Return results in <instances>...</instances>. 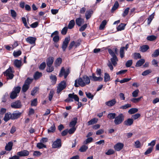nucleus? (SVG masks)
<instances>
[{
    "label": "nucleus",
    "mask_w": 159,
    "mask_h": 159,
    "mask_svg": "<svg viewBox=\"0 0 159 159\" xmlns=\"http://www.w3.org/2000/svg\"><path fill=\"white\" fill-rule=\"evenodd\" d=\"M21 89V88L19 86L15 87L14 88V90L11 93L10 98L12 99L16 98L17 96V94L19 93Z\"/></svg>",
    "instance_id": "4"
},
{
    "label": "nucleus",
    "mask_w": 159,
    "mask_h": 159,
    "mask_svg": "<svg viewBox=\"0 0 159 159\" xmlns=\"http://www.w3.org/2000/svg\"><path fill=\"white\" fill-rule=\"evenodd\" d=\"M50 79L52 80V81H53L54 83H56L57 78L56 76L51 75L50 76Z\"/></svg>",
    "instance_id": "62"
},
{
    "label": "nucleus",
    "mask_w": 159,
    "mask_h": 159,
    "mask_svg": "<svg viewBox=\"0 0 159 159\" xmlns=\"http://www.w3.org/2000/svg\"><path fill=\"white\" fill-rule=\"evenodd\" d=\"M54 61V58L50 57L47 60V64L48 66H52Z\"/></svg>",
    "instance_id": "23"
},
{
    "label": "nucleus",
    "mask_w": 159,
    "mask_h": 159,
    "mask_svg": "<svg viewBox=\"0 0 159 159\" xmlns=\"http://www.w3.org/2000/svg\"><path fill=\"white\" fill-rule=\"evenodd\" d=\"M107 23V21L106 20H103L101 23V25H100L99 29L100 30H102L104 27L105 25H106Z\"/></svg>",
    "instance_id": "48"
},
{
    "label": "nucleus",
    "mask_w": 159,
    "mask_h": 159,
    "mask_svg": "<svg viewBox=\"0 0 159 159\" xmlns=\"http://www.w3.org/2000/svg\"><path fill=\"white\" fill-rule=\"evenodd\" d=\"M145 62V60L144 59H141L138 61L136 63V67H139L141 66Z\"/></svg>",
    "instance_id": "30"
},
{
    "label": "nucleus",
    "mask_w": 159,
    "mask_h": 159,
    "mask_svg": "<svg viewBox=\"0 0 159 159\" xmlns=\"http://www.w3.org/2000/svg\"><path fill=\"white\" fill-rule=\"evenodd\" d=\"M81 40L80 39H78L76 42L74 41L71 42L69 46V49L70 50L74 46L75 48L79 46L81 44Z\"/></svg>",
    "instance_id": "8"
},
{
    "label": "nucleus",
    "mask_w": 159,
    "mask_h": 159,
    "mask_svg": "<svg viewBox=\"0 0 159 159\" xmlns=\"http://www.w3.org/2000/svg\"><path fill=\"white\" fill-rule=\"evenodd\" d=\"M90 78L92 80H93L94 81H102L103 79L101 77H97L95 76V74L94 73H93L92 76H89Z\"/></svg>",
    "instance_id": "17"
},
{
    "label": "nucleus",
    "mask_w": 159,
    "mask_h": 159,
    "mask_svg": "<svg viewBox=\"0 0 159 159\" xmlns=\"http://www.w3.org/2000/svg\"><path fill=\"white\" fill-rule=\"evenodd\" d=\"M10 119H11V113H7L5 114L3 119L5 121L7 122Z\"/></svg>",
    "instance_id": "26"
},
{
    "label": "nucleus",
    "mask_w": 159,
    "mask_h": 159,
    "mask_svg": "<svg viewBox=\"0 0 159 159\" xmlns=\"http://www.w3.org/2000/svg\"><path fill=\"white\" fill-rule=\"evenodd\" d=\"M69 69L65 70L64 67H62L60 71V72L59 74V76L60 77H62L63 75H64V78H66L69 73Z\"/></svg>",
    "instance_id": "10"
},
{
    "label": "nucleus",
    "mask_w": 159,
    "mask_h": 159,
    "mask_svg": "<svg viewBox=\"0 0 159 159\" xmlns=\"http://www.w3.org/2000/svg\"><path fill=\"white\" fill-rule=\"evenodd\" d=\"M93 140V139L92 137L88 138L84 142L83 144L84 145L87 144L92 142Z\"/></svg>",
    "instance_id": "38"
},
{
    "label": "nucleus",
    "mask_w": 159,
    "mask_h": 159,
    "mask_svg": "<svg viewBox=\"0 0 159 159\" xmlns=\"http://www.w3.org/2000/svg\"><path fill=\"white\" fill-rule=\"evenodd\" d=\"M124 118V115L122 113H120L116 117L114 120V123L116 125H119L123 121Z\"/></svg>",
    "instance_id": "2"
},
{
    "label": "nucleus",
    "mask_w": 159,
    "mask_h": 159,
    "mask_svg": "<svg viewBox=\"0 0 159 159\" xmlns=\"http://www.w3.org/2000/svg\"><path fill=\"white\" fill-rule=\"evenodd\" d=\"M29 88V85H28V84H24L22 87V91L24 92H25Z\"/></svg>",
    "instance_id": "47"
},
{
    "label": "nucleus",
    "mask_w": 159,
    "mask_h": 159,
    "mask_svg": "<svg viewBox=\"0 0 159 159\" xmlns=\"http://www.w3.org/2000/svg\"><path fill=\"white\" fill-rule=\"evenodd\" d=\"M68 30V27H65L61 30V33L62 34L65 35L66 34Z\"/></svg>",
    "instance_id": "60"
},
{
    "label": "nucleus",
    "mask_w": 159,
    "mask_h": 159,
    "mask_svg": "<svg viewBox=\"0 0 159 159\" xmlns=\"http://www.w3.org/2000/svg\"><path fill=\"white\" fill-rule=\"evenodd\" d=\"M62 62V60L61 58H57L55 62V66L57 67L59 66L61 64Z\"/></svg>",
    "instance_id": "32"
},
{
    "label": "nucleus",
    "mask_w": 159,
    "mask_h": 159,
    "mask_svg": "<svg viewBox=\"0 0 159 159\" xmlns=\"http://www.w3.org/2000/svg\"><path fill=\"white\" fill-rule=\"evenodd\" d=\"M56 130V127L54 125H52L48 129V132L49 133L55 132Z\"/></svg>",
    "instance_id": "41"
},
{
    "label": "nucleus",
    "mask_w": 159,
    "mask_h": 159,
    "mask_svg": "<svg viewBox=\"0 0 159 159\" xmlns=\"http://www.w3.org/2000/svg\"><path fill=\"white\" fill-rule=\"evenodd\" d=\"M159 56V49H156L152 55V56L153 57H156Z\"/></svg>",
    "instance_id": "39"
},
{
    "label": "nucleus",
    "mask_w": 159,
    "mask_h": 159,
    "mask_svg": "<svg viewBox=\"0 0 159 159\" xmlns=\"http://www.w3.org/2000/svg\"><path fill=\"white\" fill-rule=\"evenodd\" d=\"M133 122L134 120L133 119L129 118L124 121V124L125 125L129 126L133 124Z\"/></svg>",
    "instance_id": "20"
},
{
    "label": "nucleus",
    "mask_w": 159,
    "mask_h": 159,
    "mask_svg": "<svg viewBox=\"0 0 159 159\" xmlns=\"http://www.w3.org/2000/svg\"><path fill=\"white\" fill-rule=\"evenodd\" d=\"M129 7L127 8L126 9L124 10L123 13L122 14V16L123 17H125L126 16L129 12Z\"/></svg>",
    "instance_id": "58"
},
{
    "label": "nucleus",
    "mask_w": 159,
    "mask_h": 159,
    "mask_svg": "<svg viewBox=\"0 0 159 159\" xmlns=\"http://www.w3.org/2000/svg\"><path fill=\"white\" fill-rule=\"evenodd\" d=\"M14 63L15 66L17 68H19L21 66V61L20 60H15Z\"/></svg>",
    "instance_id": "28"
},
{
    "label": "nucleus",
    "mask_w": 159,
    "mask_h": 159,
    "mask_svg": "<svg viewBox=\"0 0 159 159\" xmlns=\"http://www.w3.org/2000/svg\"><path fill=\"white\" fill-rule=\"evenodd\" d=\"M36 146L39 149L46 148V146L41 142L38 143Z\"/></svg>",
    "instance_id": "40"
},
{
    "label": "nucleus",
    "mask_w": 159,
    "mask_h": 159,
    "mask_svg": "<svg viewBox=\"0 0 159 159\" xmlns=\"http://www.w3.org/2000/svg\"><path fill=\"white\" fill-rule=\"evenodd\" d=\"M88 149L87 146L85 145L82 146L79 149V151L81 152H83L86 151Z\"/></svg>",
    "instance_id": "45"
},
{
    "label": "nucleus",
    "mask_w": 159,
    "mask_h": 159,
    "mask_svg": "<svg viewBox=\"0 0 159 159\" xmlns=\"http://www.w3.org/2000/svg\"><path fill=\"white\" fill-rule=\"evenodd\" d=\"M138 111V109L136 108H132L129 110L128 112L129 114H132L137 112Z\"/></svg>",
    "instance_id": "44"
},
{
    "label": "nucleus",
    "mask_w": 159,
    "mask_h": 159,
    "mask_svg": "<svg viewBox=\"0 0 159 159\" xmlns=\"http://www.w3.org/2000/svg\"><path fill=\"white\" fill-rule=\"evenodd\" d=\"M13 73V71L10 67L3 73L4 75L7 77L8 79H12L13 78L14 75Z\"/></svg>",
    "instance_id": "5"
},
{
    "label": "nucleus",
    "mask_w": 159,
    "mask_h": 159,
    "mask_svg": "<svg viewBox=\"0 0 159 159\" xmlns=\"http://www.w3.org/2000/svg\"><path fill=\"white\" fill-rule=\"evenodd\" d=\"M21 54V52L20 50L18 51H14L13 54L14 57H16L20 55Z\"/></svg>",
    "instance_id": "54"
},
{
    "label": "nucleus",
    "mask_w": 159,
    "mask_h": 159,
    "mask_svg": "<svg viewBox=\"0 0 159 159\" xmlns=\"http://www.w3.org/2000/svg\"><path fill=\"white\" fill-rule=\"evenodd\" d=\"M125 48L124 47H121L120 50V57L121 58H123L125 55Z\"/></svg>",
    "instance_id": "31"
},
{
    "label": "nucleus",
    "mask_w": 159,
    "mask_h": 159,
    "mask_svg": "<svg viewBox=\"0 0 159 159\" xmlns=\"http://www.w3.org/2000/svg\"><path fill=\"white\" fill-rule=\"evenodd\" d=\"M36 38L35 37L30 36L27 38L26 39V41L31 44H35Z\"/></svg>",
    "instance_id": "14"
},
{
    "label": "nucleus",
    "mask_w": 159,
    "mask_h": 159,
    "mask_svg": "<svg viewBox=\"0 0 159 159\" xmlns=\"http://www.w3.org/2000/svg\"><path fill=\"white\" fill-rule=\"evenodd\" d=\"M126 24L121 23L117 27V29L118 31H121L125 29Z\"/></svg>",
    "instance_id": "37"
},
{
    "label": "nucleus",
    "mask_w": 159,
    "mask_h": 159,
    "mask_svg": "<svg viewBox=\"0 0 159 159\" xmlns=\"http://www.w3.org/2000/svg\"><path fill=\"white\" fill-rule=\"evenodd\" d=\"M139 92V89H136L132 93V96L135 98L137 97Z\"/></svg>",
    "instance_id": "53"
},
{
    "label": "nucleus",
    "mask_w": 159,
    "mask_h": 159,
    "mask_svg": "<svg viewBox=\"0 0 159 159\" xmlns=\"http://www.w3.org/2000/svg\"><path fill=\"white\" fill-rule=\"evenodd\" d=\"M151 72V71L150 70H146L143 71L142 75L143 76H146Z\"/></svg>",
    "instance_id": "61"
},
{
    "label": "nucleus",
    "mask_w": 159,
    "mask_h": 159,
    "mask_svg": "<svg viewBox=\"0 0 159 159\" xmlns=\"http://www.w3.org/2000/svg\"><path fill=\"white\" fill-rule=\"evenodd\" d=\"M132 63V61L130 60L127 61L126 63V66L127 67H129L131 66Z\"/></svg>",
    "instance_id": "64"
},
{
    "label": "nucleus",
    "mask_w": 159,
    "mask_h": 159,
    "mask_svg": "<svg viewBox=\"0 0 159 159\" xmlns=\"http://www.w3.org/2000/svg\"><path fill=\"white\" fill-rule=\"evenodd\" d=\"M140 49L142 52H145L149 49V47L147 45H144L141 47Z\"/></svg>",
    "instance_id": "36"
},
{
    "label": "nucleus",
    "mask_w": 159,
    "mask_h": 159,
    "mask_svg": "<svg viewBox=\"0 0 159 159\" xmlns=\"http://www.w3.org/2000/svg\"><path fill=\"white\" fill-rule=\"evenodd\" d=\"M61 146V139H57L56 141H54L52 145V147L53 148H59Z\"/></svg>",
    "instance_id": "9"
},
{
    "label": "nucleus",
    "mask_w": 159,
    "mask_h": 159,
    "mask_svg": "<svg viewBox=\"0 0 159 159\" xmlns=\"http://www.w3.org/2000/svg\"><path fill=\"white\" fill-rule=\"evenodd\" d=\"M114 152H115L113 149H110L107 152H106L105 154L107 155H110L114 154Z\"/></svg>",
    "instance_id": "55"
},
{
    "label": "nucleus",
    "mask_w": 159,
    "mask_h": 159,
    "mask_svg": "<svg viewBox=\"0 0 159 159\" xmlns=\"http://www.w3.org/2000/svg\"><path fill=\"white\" fill-rule=\"evenodd\" d=\"M58 34V32L57 31H55L54 32L52 33L51 35V37H52L53 35H55V36L53 37V40L55 43H57L59 41V37Z\"/></svg>",
    "instance_id": "11"
},
{
    "label": "nucleus",
    "mask_w": 159,
    "mask_h": 159,
    "mask_svg": "<svg viewBox=\"0 0 159 159\" xmlns=\"http://www.w3.org/2000/svg\"><path fill=\"white\" fill-rule=\"evenodd\" d=\"M75 25V22L74 20H71L68 25V28L69 29H72L74 26Z\"/></svg>",
    "instance_id": "35"
},
{
    "label": "nucleus",
    "mask_w": 159,
    "mask_h": 159,
    "mask_svg": "<svg viewBox=\"0 0 159 159\" xmlns=\"http://www.w3.org/2000/svg\"><path fill=\"white\" fill-rule=\"evenodd\" d=\"M70 40V39L69 38L66 37L65 39L62 46V48L63 51H65L66 49L68 46Z\"/></svg>",
    "instance_id": "12"
},
{
    "label": "nucleus",
    "mask_w": 159,
    "mask_h": 159,
    "mask_svg": "<svg viewBox=\"0 0 159 159\" xmlns=\"http://www.w3.org/2000/svg\"><path fill=\"white\" fill-rule=\"evenodd\" d=\"M11 106L12 108H20L21 107V104L19 101H17L11 103Z\"/></svg>",
    "instance_id": "13"
},
{
    "label": "nucleus",
    "mask_w": 159,
    "mask_h": 159,
    "mask_svg": "<svg viewBox=\"0 0 159 159\" xmlns=\"http://www.w3.org/2000/svg\"><path fill=\"white\" fill-rule=\"evenodd\" d=\"M124 144L121 143H118L115 144L114 147L115 150L119 151L121 150L123 148Z\"/></svg>",
    "instance_id": "15"
},
{
    "label": "nucleus",
    "mask_w": 159,
    "mask_h": 159,
    "mask_svg": "<svg viewBox=\"0 0 159 159\" xmlns=\"http://www.w3.org/2000/svg\"><path fill=\"white\" fill-rule=\"evenodd\" d=\"M142 98V97H140L138 98H133L131 99V101L134 103H137L139 102L141 99Z\"/></svg>",
    "instance_id": "50"
},
{
    "label": "nucleus",
    "mask_w": 159,
    "mask_h": 159,
    "mask_svg": "<svg viewBox=\"0 0 159 159\" xmlns=\"http://www.w3.org/2000/svg\"><path fill=\"white\" fill-rule=\"evenodd\" d=\"M110 60L111 61H108L107 65L110 70H111L112 71L113 69V65L114 66H116L117 65V62L118 61V59L117 57L115 56L112 57L111 58Z\"/></svg>",
    "instance_id": "1"
},
{
    "label": "nucleus",
    "mask_w": 159,
    "mask_h": 159,
    "mask_svg": "<svg viewBox=\"0 0 159 159\" xmlns=\"http://www.w3.org/2000/svg\"><path fill=\"white\" fill-rule=\"evenodd\" d=\"M21 113L18 111H16L12 114H11V119L14 120L19 118L21 115Z\"/></svg>",
    "instance_id": "18"
},
{
    "label": "nucleus",
    "mask_w": 159,
    "mask_h": 159,
    "mask_svg": "<svg viewBox=\"0 0 159 159\" xmlns=\"http://www.w3.org/2000/svg\"><path fill=\"white\" fill-rule=\"evenodd\" d=\"M54 93V91L53 90H51L48 96V99L51 101L52 98L53 94Z\"/></svg>",
    "instance_id": "59"
},
{
    "label": "nucleus",
    "mask_w": 159,
    "mask_h": 159,
    "mask_svg": "<svg viewBox=\"0 0 159 159\" xmlns=\"http://www.w3.org/2000/svg\"><path fill=\"white\" fill-rule=\"evenodd\" d=\"M72 99H74L75 101L77 102H78L79 100V98L78 96L73 93L69 94L68 98L65 100V101L68 102H72L73 101Z\"/></svg>",
    "instance_id": "3"
},
{
    "label": "nucleus",
    "mask_w": 159,
    "mask_h": 159,
    "mask_svg": "<svg viewBox=\"0 0 159 159\" xmlns=\"http://www.w3.org/2000/svg\"><path fill=\"white\" fill-rule=\"evenodd\" d=\"M134 145L137 148H140L142 146L139 140H137L135 142Z\"/></svg>",
    "instance_id": "49"
},
{
    "label": "nucleus",
    "mask_w": 159,
    "mask_h": 159,
    "mask_svg": "<svg viewBox=\"0 0 159 159\" xmlns=\"http://www.w3.org/2000/svg\"><path fill=\"white\" fill-rule=\"evenodd\" d=\"M17 154L20 157H25L29 155V152L27 150H24L18 152Z\"/></svg>",
    "instance_id": "16"
},
{
    "label": "nucleus",
    "mask_w": 159,
    "mask_h": 159,
    "mask_svg": "<svg viewBox=\"0 0 159 159\" xmlns=\"http://www.w3.org/2000/svg\"><path fill=\"white\" fill-rule=\"evenodd\" d=\"M157 37L156 36L152 35L148 36L147 37V39L149 41H152L156 39Z\"/></svg>",
    "instance_id": "51"
},
{
    "label": "nucleus",
    "mask_w": 159,
    "mask_h": 159,
    "mask_svg": "<svg viewBox=\"0 0 159 159\" xmlns=\"http://www.w3.org/2000/svg\"><path fill=\"white\" fill-rule=\"evenodd\" d=\"M10 13L12 17L14 19L15 18L17 14L16 12L13 10H11L10 11Z\"/></svg>",
    "instance_id": "52"
},
{
    "label": "nucleus",
    "mask_w": 159,
    "mask_h": 159,
    "mask_svg": "<svg viewBox=\"0 0 159 159\" xmlns=\"http://www.w3.org/2000/svg\"><path fill=\"white\" fill-rule=\"evenodd\" d=\"M131 106V105L130 104H126L124 105H123L122 106H121L120 107V109H126L130 107Z\"/></svg>",
    "instance_id": "56"
},
{
    "label": "nucleus",
    "mask_w": 159,
    "mask_h": 159,
    "mask_svg": "<svg viewBox=\"0 0 159 159\" xmlns=\"http://www.w3.org/2000/svg\"><path fill=\"white\" fill-rule=\"evenodd\" d=\"M66 84L65 81H61L57 87V93H59L66 87Z\"/></svg>",
    "instance_id": "6"
},
{
    "label": "nucleus",
    "mask_w": 159,
    "mask_h": 159,
    "mask_svg": "<svg viewBox=\"0 0 159 159\" xmlns=\"http://www.w3.org/2000/svg\"><path fill=\"white\" fill-rule=\"evenodd\" d=\"M154 13H153L151 15L149 16V17L148 19V25H149L150 24L151 21H152V19H153V18L154 17Z\"/></svg>",
    "instance_id": "43"
},
{
    "label": "nucleus",
    "mask_w": 159,
    "mask_h": 159,
    "mask_svg": "<svg viewBox=\"0 0 159 159\" xmlns=\"http://www.w3.org/2000/svg\"><path fill=\"white\" fill-rule=\"evenodd\" d=\"M42 76V73L41 72L37 71L35 72L34 75V79L36 80L41 77Z\"/></svg>",
    "instance_id": "34"
},
{
    "label": "nucleus",
    "mask_w": 159,
    "mask_h": 159,
    "mask_svg": "<svg viewBox=\"0 0 159 159\" xmlns=\"http://www.w3.org/2000/svg\"><path fill=\"white\" fill-rule=\"evenodd\" d=\"M76 23L79 26H80L84 23V21L83 19L81 18H78L76 19Z\"/></svg>",
    "instance_id": "21"
},
{
    "label": "nucleus",
    "mask_w": 159,
    "mask_h": 159,
    "mask_svg": "<svg viewBox=\"0 0 159 159\" xmlns=\"http://www.w3.org/2000/svg\"><path fill=\"white\" fill-rule=\"evenodd\" d=\"M116 116L115 113H110L108 114L107 117L110 120H113L115 119Z\"/></svg>",
    "instance_id": "33"
},
{
    "label": "nucleus",
    "mask_w": 159,
    "mask_h": 159,
    "mask_svg": "<svg viewBox=\"0 0 159 159\" xmlns=\"http://www.w3.org/2000/svg\"><path fill=\"white\" fill-rule=\"evenodd\" d=\"M119 6V4L116 1L115 2L113 7H112L111 11V12H113L114 11L116 10Z\"/></svg>",
    "instance_id": "46"
},
{
    "label": "nucleus",
    "mask_w": 159,
    "mask_h": 159,
    "mask_svg": "<svg viewBox=\"0 0 159 159\" xmlns=\"http://www.w3.org/2000/svg\"><path fill=\"white\" fill-rule=\"evenodd\" d=\"M93 13V11L92 10H89L87 11L85 13V17L86 19H89Z\"/></svg>",
    "instance_id": "29"
},
{
    "label": "nucleus",
    "mask_w": 159,
    "mask_h": 159,
    "mask_svg": "<svg viewBox=\"0 0 159 159\" xmlns=\"http://www.w3.org/2000/svg\"><path fill=\"white\" fill-rule=\"evenodd\" d=\"M77 122V118H74L72 121L70 122L69 124V126L70 127H75V125Z\"/></svg>",
    "instance_id": "22"
},
{
    "label": "nucleus",
    "mask_w": 159,
    "mask_h": 159,
    "mask_svg": "<svg viewBox=\"0 0 159 159\" xmlns=\"http://www.w3.org/2000/svg\"><path fill=\"white\" fill-rule=\"evenodd\" d=\"M116 101L115 99H112L111 100L107 101L105 102V104L108 107H112L114 105Z\"/></svg>",
    "instance_id": "19"
},
{
    "label": "nucleus",
    "mask_w": 159,
    "mask_h": 159,
    "mask_svg": "<svg viewBox=\"0 0 159 159\" xmlns=\"http://www.w3.org/2000/svg\"><path fill=\"white\" fill-rule=\"evenodd\" d=\"M12 146L13 143L12 142H8L5 147L6 150L7 151H11L12 149Z\"/></svg>",
    "instance_id": "25"
},
{
    "label": "nucleus",
    "mask_w": 159,
    "mask_h": 159,
    "mask_svg": "<svg viewBox=\"0 0 159 159\" xmlns=\"http://www.w3.org/2000/svg\"><path fill=\"white\" fill-rule=\"evenodd\" d=\"M158 61L155 59H153L152 61V64L155 67L158 66Z\"/></svg>",
    "instance_id": "63"
},
{
    "label": "nucleus",
    "mask_w": 159,
    "mask_h": 159,
    "mask_svg": "<svg viewBox=\"0 0 159 159\" xmlns=\"http://www.w3.org/2000/svg\"><path fill=\"white\" fill-rule=\"evenodd\" d=\"M74 85L75 87H78L80 86L81 87L85 86V84L83 82V78H80L75 80Z\"/></svg>",
    "instance_id": "7"
},
{
    "label": "nucleus",
    "mask_w": 159,
    "mask_h": 159,
    "mask_svg": "<svg viewBox=\"0 0 159 159\" xmlns=\"http://www.w3.org/2000/svg\"><path fill=\"white\" fill-rule=\"evenodd\" d=\"M54 67L52 66H48L46 70L48 72H51L54 70Z\"/></svg>",
    "instance_id": "57"
},
{
    "label": "nucleus",
    "mask_w": 159,
    "mask_h": 159,
    "mask_svg": "<svg viewBox=\"0 0 159 159\" xmlns=\"http://www.w3.org/2000/svg\"><path fill=\"white\" fill-rule=\"evenodd\" d=\"M83 82L85 84V86L86 84H89L90 83V80L89 78L86 75L83 76L82 77Z\"/></svg>",
    "instance_id": "24"
},
{
    "label": "nucleus",
    "mask_w": 159,
    "mask_h": 159,
    "mask_svg": "<svg viewBox=\"0 0 159 159\" xmlns=\"http://www.w3.org/2000/svg\"><path fill=\"white\" fill-rule=\"evenodd\" d=\"M98 119L96 118H93L88 122L87 125L89 126L93 125L95 123H96L98 122Z\"/></svg>",
    "instance_id": "27"
},
{
    "label": "nucleus",
    "mask_w": 159,
    "mask_h": 159,
    "mask_svg": "<svg viewBox=\"0 0 159 159\" xmlns=\"http://www.w3.org/2000/svg\"><path fill=\"white\" fill-rule=\"evenodd\" d=\"M110 80V77L109 75L107 73H105L104 76V81L105 82H106L109 81Z\"/></svg>",
    "instance_id": "42"
}]
</instances>
